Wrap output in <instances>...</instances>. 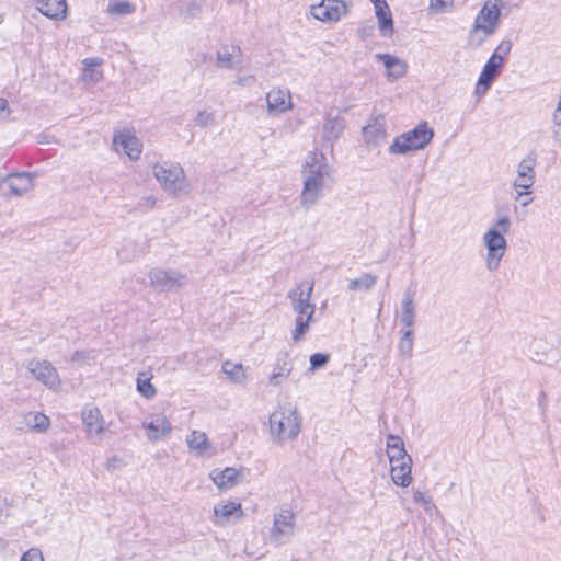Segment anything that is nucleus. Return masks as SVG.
<instances>
[{
	"mask_svg": "<svg viewBox=\"0 0 561 561\" xmlns=\"http://www.w3.org/2000/svg\"><path fill=\"white\" fill-rule=\"evenodd\" d=\"M375 58L383 64L388 81L394 82L405 76L408 64L403 59L390 54H376Z\"/></svg>",
	"mask_w": 561,
	"mask_h": 561,
	"instance_id": "nucleus-22",
	"label": "nucleus"
},
{
	"mask_svg": "<svg viewBox=\"0 0 561 561\" xmlns=\"http://www.w3.org/2000/svg\"><path fill=\"white\" fill-rule=\"evenodd\" d=\"M537 160L533 153L524 157L516 165V175L512 182L536 183Z\"/></svg>",
	"mask_w": 561,
	"mask_h": 561,
	"instance_id": "nucleus-26",
	"label": "nucleus"
},
{
	"mask_svg": "<svg viewBox=\"0 0 561 561\" xmlns=\"http://www.w3.org/2000/svg\"><path fill=\"white\" fill-rule=\"evenodd\" d=\"M92 359H93V356L90 353L83 352V351H76L71 356V360L73 363H79V364H90V362Z\"/></svg>",
	"mask_w": 561,
	"mask_h": 561,
	"instance_id": "nucleus-47",
	"label": "nucleus"
},
{
	"mask_svg": "<svg viewBox=\"0 0 561 561\" xmlns=\"http://www.w3.org/2000/svg\"><path fill=\"white\" fill-rule=\"evenodd\" d=\"M413 500L415 503L423 506L426 513L432 514V512L435 510V505L432 502L431 496L426 495L424 492L414 490L413 491Z\"/></svg>",
	"mask_w": 561,
	"mask_h": 561,
	"instance_id": "nucleus-42",
	"label": "nucleus"
},
{
	"mask_svg": "<svg viewBox=\"0 0 561 561\" xmlns=\"http://www.w3.org/2000/svg\"><path fill=\"white\" fill-rule=\"evenodd\" d=\"M373 3L380 32L386 36L392 35L393 20L388 3L386 0H373Z\"/></svg>",
	"mask_w": 561,
	"mask_h": 561,
	"instance_id": "nucleus-27",
	"label": "nucleus"
},
{
	"mask_svg": "<svg viewBox=\"0 0 561 561\" xmlns=\"http://www.w3.org/2000/svg\"><path fill=\"white\" fill-rule=\"evenodd\" d=\"M535 183H523L512 182V188L514 190V201H522L523 195H533V187Z\"/></svg>",
	"mask_w": 561,
	"mask_h": 561,
	"instance_id": "nucleus-41",
	"label": "nucleus"
},
{
	"mask_svg": "<svg viewBox=\"0 0 561 561\" xmlns=\"http://www.w3.org/2000/svg\"><path fill=\"white\" fill-rule=\"evenodd\" d=\"M512 226L511 218L505 214H499L495 221L485 230L482 236V244L485 249L484 266L488 272H496L507 251L505 236Z\"/></svg>",
	"mask_w": 561,
	"mask_h": 561,
	"instance_id": "nucleus-2",
	"label": "nucleus"
},
{
	"mask_svg": "<svg viewBox=\"0 0 561 561\" xmlns=\"http://www.w3.org/2000/svg\"><path fill=\"white\" fill-rule=\"evenodd\" d=\"M101 62L102 61L99 58H87L83 60V81L95 84L102 80L103 72L98 68L101 65Z\"/></svg>",
	"mask_w": 561,
	"mask_h": 561,
	"instance_id": "nucleus-33",
	"label": "nucleus"
},
{
	"mask_svg": "<svg viewBox=\"0 0 561 561\" xmlns=\"http://www.w3.org/2000/svg\"><path fill=\"white\" fill-rule=\"evenodd\" d=\"M551 122L553 127L557 128V130H553V135L556 137L561 130V111L554 110L552 112Z\"/></svg>",
	"mask_w": 561,
	"mask_h": 561,
	"instance_id": "nucleus-48",
	"label": "nucleus"
},
{
	"mask_svg": "<svg viewBox=\"0 0 561 561\" xmlns=\"http://www.w3.org/2000/svg\"><path fill=\"white\" fill-rule=\"evenodd\" d=\"M501 10L496 2L486 1L478 12L472 25L485 27V30L496 32L500 22Z\"/></svg>",
	"mask_w": 561,
	"mask_h": 561,
	"instance_id": "nucleus-19",
	"label": "nucleus"
},
{
	"mask_svg": "<svg viewBox=\"0 0 561 561\" xmlns=\"http://www.w3.org/2000/svg\"><path fill=\"white\" fill-rule=\"evenodd\" d=\"M387 456L390 463L400 462V460H409L410 455L407 453L401 437L396 435H389L387 437Z\"/></svg>",
	"mask_w": 561,
	"mask_h": 561,
	"instance_id": "nucleus-29",
	"label": "nucleus"
},
{
	"mask_svg": "<svg viewBox=\"0 0 561 561\" xmlns=\"http://www.w3.org/2000/svg\"><path fill=\"white\" fill-rule=\"evenodd\" d=\"M20 561H44V557L39 549L31 548L23 553Z\"/></svg>",
	"mask_w": 561,
	"mask_h": 561,
	"instance_id": "nucleus-46",
	"label": "nucleus"
},
{
	"mask_svg": "<svg viewBox=\"0 0 561 561\" xmlns=\"http://www.w3.org/2000/svg\"><path fill=\"white\" fill-rule=\"evenodd\" d=\"M241 50L238 46H222L216 55L217 65L220 68L233 69L240 64Z\"/></svg>",
	"mask_w": 561,
	"mask_h": 561,
	"instance_id": "nucleus-28",
	"label": "nucleus"
},
{
	"mask_svg": "<svg viewBox=\"0 0 561 561\" xmlns=\"http://www.w3.org/2000/svg\"><path fill=\"white\" fill-rule=\"evenodd\" d=\"M412 458L408 461L400 460V462L390 463V474L392 482L402 488H407L412 482Z\"/></svg>",
	"mask_w": 561,
	"mask_h": 561,
	"instance_id": "nucleus-25",
	"label": "nucleus"
},
{
	"mask_svg": "<svg viewBox=\"0 0 561 561\" xmlns=\"http://www.w3.org/2000/svg\"><path fill=\"white\" fill-rule=\"evenodd\" d=\"M330 357L328 354L316 353L310 356V369L316 370L325 366Z\"/></svg>",
	"mask_w": 561,
	"mask_h": 561,
	"instance_id": "nucleus-45",
	"label": "nucleus"
},
{
	"mask_svg": "<svg viewBox=\"0 0 561 561\" xmlns=\"http://www.w3.org/2000/svg\"><path fill=\"white\" fill-rule=\"evenodd\" d=\"M209 479L220 491H228L240 484L243 480L241 470L233 467L214 469L209 472Z\"/></svg>",
	"mask_w": 561,
	"mask_h": 561,
	"instance_id": "nucleus-18",
	"label": "nucleus"
},
{
	"mask_svg": "<svg viewBox=\"0 0 561 561\" xmlns=\"http://www.w3.org/2000/svg\"><path fill=\"white\" fill-rule=\"evenodd\" d=\"M188 453L197 458H211L216 455L207 434L199 430L191 431L185 438Z\"/></svg>",
	"mask_w": 561,
	"mask_h": 561,
	"instance_id": "nucleus-15",
	"label": "nucleus"
},
{
	"mask_svg": "<svg viewBox=\"0 0 561 561\" xmlns=\"http://www.w3.org/2000/svg\"><path fill=\"white\" fill-rule=\"evenodd\" d=\"M244 512L242 504L237 501L221 500L214 505L211 523L218 527H226L242 519Z\"/></svg>",
	"mask_w": 561,
	"mask_h": 561,
	"instance_id": "nucleus-12",
	"label": "nucleus"
},
{
	"mask_svg": "<svg viewBox=\"0 0 561 561\" xmlns=\"http://www.w3.org/2000/svg\"><path fill=\"white\" fill-rule=\"evenodd\" d=\"M434 135V129L428 126L427 122H421L412 130L394 137L388 152L391 156H405L422 150L432 141Z\"/></svg>",
	"mask_w": 561,
	"mask_h": 561,
	"instance_id": "nucleus-6",
	"label": "nucleus"
},
{
	"mask_svg": "<svg viewBox=\"0 0 561 561\" xmlns=\"http://www.w3.org/2000/svg\"><path fill=\"white\" fill-rule=\"evenodd\" d=\"M141 427L145 431L146 438L150 443H158L169 439L173 431V426L169 417L163 412H154L148 414L144 419Z\"/></svg>",
	"mask_w": 561,
	"mask_h": 561,
	"instance_id": "nucleus-9",
	"label": "nucleus"
},
{
	"mask_svg": "<svg viewBox=\"0 0 561 561\" xmlns=\"http://www.w3.org/2000/svg\"><path fill=\"white\" fill-rule=\"evenodd\" d=\"M511 41H502L495 48L492 56L488 59L483 69L478 78L474 95L477 98L483 96L491 88L493 81L500 75L501 68L504 66L506 57L510 55L512 49Z\"/></svg>",
	"mask_w": 561,
	"mask_h": 561,
	"instance_id": "nucleus-7",
	"label": "nucleus"
},
{
	"mask_svg": "<svg viewBox=\"0 0 561 561\" xmlns=\"http://www.w3.org/2000/svg\"><path fill=\"white\" fill-rule=\"evenodd\" d=\"M495 32L472 25L467 37V45L471 49L481 47Z\"/></svg>",
	"mask_w": 561,
	"mask_h": 561,
	"instance_id": "nucleus-34",
	"label": "nucleus"
},
{
	"mask_svg": "<svg viewBox=\"0 0 561 561\" xmlns=\"http://www.w3.org/2000/svg\"><path fill=\"white\" fill-rule=\"evenodd\" d=\"M36 9L51 20H64L67 16L66 0H35Z\"/></svg>",
	"mask_w": 561,
	"mask_h": 561,
	"instance_id": "nucleus-24",
	"label": "nucleus"
},
{
	"mask_svg": "<svg viewBox=\"0 0 561 561\" xmlns=\"http://www.w3.org/2000/svg\"><path fill=\"white\" fill-rule=\"evenodd\" d=\"M44 142L48 144L49 141H47V138H44V139L41 140V144H44Z\"/></svg>",
	"mask_w": 561,
	"mask_h": 561,
	"instance_id": "nucleus-56",
	"label": "nucleus"
},
{
	"mask_svg": "<svg viewBox=\"0 0 561 561\" xmlns=\"http://www.w3.org/2000/svg\"><path fill=\"white\" fill-rule=\"evenodd\" d=\"M135 7L128 0H110L107 12L112 15H126L133 13Z\"/></svg>",
	"mask_w": 561,
	"mask_h": 561,
	"instance_id": "nucleus-37",
	"label": "nucleus"
},
{
	"mask_svg": "<svg viewBox=\"0 0 561 561\" xmlns=\"http://www.w3.org/2000/svg\"><path fill=\"white\" fill-rule=\"evenodd\" d=\"M347 13L348 5L344 0H321L320 3L310 7V14L324 23H336Z\"/></svg>",
	"mask_w": 561,
	"mask_h": 561,
	"instance_id": "nucleus-11",
	"label": "nucleus"
},
{
	"mask_svg": "<svg viewBox=\"0 0 561 561\" xmlns=\"http://www.w3.org/2000/svg\"><path fill=\"white\" fill-rule=\"evenodd\" d=\"M215 122V114L208 110H201L197 112L194 123L198 127H206Z\"/></svg>",
	"mask_w": 561,
	"mask_h": 561,
	"instance_id": "nucleus-43",
	"label": "nucleus"
},
{
	"mask_svg": "<svg viewBox=\"0 0 561 561\" xmlns=\"http://www.w3.org/2000/svg\"><path fill=\"white\" fill-rule=\"evenodd\" d=\"M296 531L295 514L290 510H282L274 515L270 539L277 546L288 543Z\"/></svg>",
	"mask_w": 561,
	"mask_h": 561,
	"instance_id": "nucleus-8",
	"label": "nucleus"
},
{
	"mask_svg": "<svg viewBox=\"0 0 561 561\" xmlns=\"http://www.w3.org/2000/svg\"><path fill=\"white\" fill-rule=\"evenodd\" d=\"M312 291V283L299 284L288 291L290 306L296 312L295 329L291 332V339L295 343L304 340L313 321L316 306L311 302Z\"/></svg>",
	"mask_w": 561,
	"mask_h": 561,
	"instance_id": "nucleus-3",
	"label": "nucleus"
},
{
	"mask_svg": "<svg viewBox=\"0 0 561 561\" xmlns=\"http://www.w3.org/2000/svg\"><path fill=\"white\" fill-rule=\"evenodd\" d=\"M44 142L48 144L49 141H47V138H44V139L41 140V144H44Z\"/></svg>",
	"mask_w": 561,
	"mask_h": 561,
	"instance_id": "nucleus-55",
	"label": "nucleus"
},
{
	"mask_svg": "<svg viewBox=\"0 0 561 561\" xmlns=\"http://www.w3.org/2000/svg\"><path fill=\"white\" fill-rule=\"evenodd\" d=\"M236 82L242 87H251L255 82V77L252 75L241 76L237 79Z\"/></svg>",
	"mask_w": 561,
	"mask_h": 561,
	"instance_id": "nucleus-49",
	"label": "nucleus"
},
{
	"mask_svg": "<svg viewBox=\"0 0 561 561\" xmlns=\"http://www.w3.org/2000/svg\"><path fill=\"white\" fill-rule=\"evenodd\" d=\"M137 391L147 400L156 397L157 388L151 382V377L147 373H138L136 379Z\"/></svg>",
	"mask_w": 561,
	"mask_h": 561,
	"instance_id": "nucleus-36",
	"label": "nucleus"
},
{
	"mask_svg": "<svg viewBox=\"0 0 561 561\" xmlns=\"http://www.w3.org/2000/svg\"><path fill=\"white\" fill-rule=\"evenodd\" d=\"M554 110L561 111V93H560L559 101H558Z\"/></svg>",
	"mask_w": 561,
	"mask_h": 561,
	"instance_id": "nucleus-54",
	"label": "nucleus"
},
{
	"mask_svg": "<svg viewBox=\"0 0 561 561\" xmlns=\"http://www.w3.org/2000/svg\"><path fill=\"white\" fill-rule=\"evenodd\" d=\"M267 113L280 115L293 108L291 94L286 89L274 88L266 93Z\"/></svg>",
	"mask_w": 561,
	"mask_h": 561,
	"instance_id": "nucleus-17",
	"label": "nucleus"
},
{
	"mask_svg": "<svg viewBox=\"0 0 561 561\" xmlns=\"http://www.w3.org/2000/svg\"><path fill=\"white\" fill-rule=\"evenodd\" d=\"M400 321L407 329H412L415 322L414 296L407 291L401 302Z\"/></svg>",
	"mask_w": 561,
	"mask_h": 561,
	"instance_id": "nucleus-31",
	"label": "nucleus"
},
{
	"mask_svg": "<svg viewBox=\"0 0 561 561\" xmlns=\"http://www.w3.org/2000/svg\"><path fill=\"white\" fill-rule=\"evenodd\" d=\"M302 190L300 205L305 209L316 206L334 183V169L318 150L308 152L301 164Z\"/></svg>",
	"mask_w": 561,
	"mask_h": 561,
	"instance_id": "nucleus-1",
	"label": "nucleus"
},
{
	"mask_svg": "<svg viewBox=\"0 0 561 561\" xmlns=\"http://www.w3.org/2000/svg\"><path fill=\"white\" fill-rule=\"evenodd\" d=\"M138 253L137 244L131 240H126L125 244L117 249V255L125 261L134 260Z\"/></svg>",
	"mask_w": 561,
	"mask_h": 561,
	"instance_id": "nucleus-40",
	"label": "nucleus"
},
{
	"mask_svg": "<svg viewBox=\"0 0 561 561\" xmlns=\"http://www.w3.org/2000/svg\"><path fill=\"white\" fill-rule=\"evenodd\" d=\"M222 373L229 378V380L233 383L243 385L247 381V371L241 363H233L231 360H226L222 363Z\"/></svg>",
	"mask_w": 561,
	"mask_h": 561,
	"instance_id": "nucleus-32",
	"label": "nucleus"
},
{
	"mask_svg": "<svg viewBox=\"0 0 561 561\" xmlns=\"http://www.w3.org/2000/svg\"><path fill=\"white\" fill-rule=\"evenodd\" d=\"M301 430V416L293 403L278 404L268 417V434L276 444L297 438Z\"/></svg>",
	"mask_w": 561,
	"mask_h": 561,
	"instance_id": "nucleus-4",
	"label": "nucleus"
},
{
	"mask_svg": "<svg viewBox=\"0 0 561 561\" xmlns=\"http://www.w3.org/2000/svg\"><path fill=\"white\" fill-rule=\"evenodd\" d=\"M401 339L398 345L399 352L401 355L410 357L413 351V330L412 329H403L401 330Z\"/></svg>",
	"mask_w": 561,
	"mask_h": 561,
	"instance_id": "nucleus-39",
	"label": "nucleus"
},
{
	"mask_svg": "<svg viewBox=\"0 0 561 561\" xmlns=\"http://www.w3.org/2000/svg\"><path fill=\"white\" fill-rule=\"evenodd\" d=\"M114 145L119 146L130 160H138L142 152V144L129 130H122L114 136Z\"/></svg>",
	"mask_w": 561,
	"mask_h": 561,
	"instance_id": "nucleus-21",
	"label": "nucleus"
},
{
	"mask_svg": "<svg viewBox=\"0 0 561 561\" xmlns=\"http://www.w3.org/2000/svg\"><path fill=\"white\" fill-rule=\"evenodd\" d=\"M82 423L87 436L93 440L103 439L110 424L105 421L98 407H85L81 413Z\"/></svg>",
	"mask_w": 561,
	"mask_h": 561,
	"instance_id": "nucleus-13",
	"label": "nucleus"
},
{
	"mask_svg": "<svg viewBox=\"0 0 561 561\" xmlns=\"http://www.w3.org/2000/svg\"><path fill=\"white\" fill-rule=\"evenodd\" d=\"M10 115L9 103L5 99L0 98V118H7Z\"/></svg>",
	"mask_w": 561,
	"mask_h": 561,
	"instance_id": "nucleus-50",
	"label": "nucleus"
},
{
	"mask_svg": "<svg viewBox=\"0 0 561 561\" xmlns=\"http://www.w3.org/2000/svg\"><path fill=\"white\" fill-rule=\"evenodd\" d=\"M534 201L533 195H523L522 201H517L522 207H527Z\"/></svg>",
	"mask_w": 561,
	"mask_h": 561,
	"instance_id": "nucleus-51",
	"label": "nucleus"
},
{
	"mask_svg": "<svg viewBox=\"0 0 561 561\" xmlns=\"http://www.w3.org/2000/svg\"><path fill=\"white\" fill-rule=\"evenodd\" d=\"M18 428L23 432L45 433L50 426V420L42 412L31 411L20 416Z\"/></svg>",
	"mask_w": 561,
	"mask_h": 561,
	"instance_id": "nucleus-20",
	"label": "nucleus"
},
{
	"mask_svg": "<svg viewBox=\"0 0 561 561\" xmlns=\"http://www.w3.org/2000/svg\"><path fill=\"white\" fill-rule=\"evenodd\" d=\"M546 356H547V352H542V353L537 352L535 354V356H533V359L536 362H541L546 358Z\"/></svg>",
	"mask_w": 561,
	"mask_h": 561,
	"instance_id": "nucleus-52",
	"label": "nucleus"
},
{
	"mask_svg": "<svg viewBox=\"0 0 561 561\" xmlns=\"http://www.w3.org/2000/svg\"><path fill=\"white\" fill-rule=\"evenodd\" d=\"M454 0H431L430 9L435 13L447 12L451 9Z\"/></svg>",
	"mask_w": 561,
	"mask_h": 561,
	"instance_id": "nucleus-44",
	"label": "nucleus"
},
{
	"mask_svg": "<svg viewBox=\"0 0 561 561\" xmlns=\"http://www.w3.org/2000/svg\"><path fill=\"white\" fill-rule=\"evenodd\" d=\"M363 136L367 146L376 147L383 144L388 137L385 116H371L363 127Z\"/></svg>",
	"mask_w": 561,
	"mask_h": 561,
	"instance_id": "nucleus-16",
	"label": "nucleus"
},
{
	"mask_svg": "<svg viewBox=\"0 0 561 561\" xmlns=\"http://www.w3.org/2000/svg\"><path fill=\"white\" fill-rule=\"evenodd\" d=\"M26 369L39 382L48 389L57 392L61 389V380L56 368L47 360L31 359L26 363Z\"/></svg>",
	"mask_w": 561,
	"mask_h": 561,
	"instance_id": "nucleus-10",
	"label": "nucleus"
},
{
	"mask_svg": "<svg viewBox=\"0 0 561 561\" xmlns=\"http://www.w3.org/2000/svg\"><path fill=\"white\" fill-rule=\"evenodd\" d=\"M146 205L149 206L150 208H153L154 205H156V198L153 196H148L146 199Z\"/></svg>",
	"mask_w": 561,
	"mask_h": 561,
	"instance_id": "nucleus-53",
	"label": "nucleus"
},
{
	"mask_svg": "<svg viewBox=\"0 0 561 561\" xmlns=\"http://www.w3.org/2000/svg\"><path fill=\"white\" fill-rule=\"evenodd\" d=\"M345 127L344 121L341 117L328 118L322 126L321 139L323 142L335 141L343 133Z\"/></svg>",
	"mask_w": 561,
	"mask_h": 561,
	"instance_id": "nucleus-30",
	"label": "nucleus"
},
{
	"mask_svg": "<svg viewBox=\"0 0 561 561\" xmlns=\"http://www.w3.org/2000/svg\"><path fill=\"white\" fill-rule=\"evenodd\" d=\"M291 369V365L287 360L277 362L268 377V385L273 387L280 386L289 377Z\"/></svg>",
	"mask_w": 561,
	"mask_h": 561,
	"instance_id": "nucleus-35",
	"label": "nucleus"
},
{
	"mask_svg": "<svg viewBox=\"0 0 561 561\" xmlns=\"http://www.w3.org/2000/svg\"><path fill=\"white\" fill-rule=\"evenodd\" d=\"M12 196H23L34 187L33 175L27 172L10 174L3 179Z\"/></svg>",
	"mask_w": 561,
	"mask_h": 561,
	"instance_id": "nucleus-23",
	"label": "nucleus"
},
{
	"mask_svg": "<svg viewBox=\"0 0 561 561\" xmlns=\"http://www.w3.org/2000/svg\"><path fill=\"white\" fill-rule=\"evenodd\" d=\"M151 169L154 179L168 195L178 198L191 193V182L180 163L171 161L156 162Z\"/></svg>",
	"mask_w": 561,
	"mask_h": 561,
	"instance_id": "nucleus-5",
	"label": "nucleus"
},
{
	"mask_svg": "<svg viewBox=\"0 0 561 561\" xmlns=\"http://www.w3.org/2000/svg\"><path fill=\"white\" fill-rule=\"evenodd\" d=\"M149 279L151 285L160 290L180 289L187 283L185 274L160 268L152 270L149 273Z\"/></svg>",
	"mask_w": 561,
	"mask_h": 561,
	"instance_id": "nucleus-14",
	"label": "nucleus"
},
{
	"mask_svg": "<svg viewBox=\"0 0 561 561\" xmlns=\"http://www.w3.org/2000/svg\"><path fill=\"white\" fill-rule=\"evenodd\" d=\"M377 282V277L371 274H363L360 277L352 279L348 283L350 290H368L370 289Z\"/></svg>",
	"mask_w": 561,
	"mask_h": 561,
	"instance_id": "nucleus-38",
	"label": "nucleus"
}]
</instances>
